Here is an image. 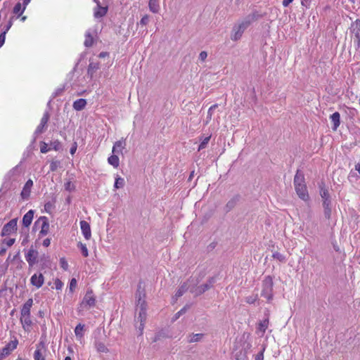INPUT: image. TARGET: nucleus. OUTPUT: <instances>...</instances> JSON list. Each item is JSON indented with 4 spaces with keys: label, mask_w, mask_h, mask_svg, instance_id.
I'll list each match as a JSON object with an SVG mask.
<instances>
[{
    "label": "nucleus",
    "mask_w": 360,
    "mask_h": 360,
    "mask_svg": "<svg viewBox=\"0 0 360 360\" xmlns=\"http://www.w3.org/2000/svg\"><path fill=\"white\" fill-rule=\"evenodd\" d=\"M22 11V5L20 3H17L13 10V13L18 14L20 15L22 13L21 11Z\"/></svg>",
    "instance_id": "49530a36"
},
{
    "label": "nucleus",
    "mask_w": 360,
    "mask_h": 360,
    "mask_svg": "<svg viewBox=\"0 0 360 360\" xmlns=\"http://www.w3.org/2000/svg\"><path fill=\"white\" fill-rule=\"evenodd\" d=\"M295 188L300 198L304 201H307L309 199L306 184H302L300 186H295Z\"/></svg>",
    "instance_id": "4468645a"
},
{
    "label": "nucleus",
    "mask_w": 360,
    "mask_h": 360,
    "mask_svg": "<svg viewBox=\"0 0 360 360\" xmlns=\"http://www.w3.org/2000/svg\"><path fill=\"white\" fill-rule=\"evenodd\" d=\"M13 17H11L10 18V20H8L7 25L4 27V31L3 32H5V34H6V32L10 30V28L11 27L12 25H13Z\"/></svg>",
    "instance_id": "6e6d98bb"
},
{
    "label": "nucleus",
    "mask_w": 360,
    "mask_h": 360,
    "mask_svg": "<svg viewBox=\"0 0 360 360\" xmlns=\"http://www.w3.org/2000/svg\"><path fill=\"white\" fill-rule=\"evenodd\" d=\"M145 297V289L142 287L141 282H139L137 285V290L135 294L136 307H142L143 306H146Z\"/></svg>",
    "instance_id": "0eeeda50"
},
{
    "label": "nucleus",
    "mask_w": 360,
    "mask_h": 360,
    "mask_svg": "<svg viewBox=\"0 0 360 360\" xmlns=\"http://www.w3.org/2000/svg\"><path fill=\"white\" fill-rule=\"evenodd\" d=\"M41 347H44V344L42 342H39L37 346V349L34 354V360H45V358L41 352Z\"/></svg>",
    "instance_id": "a878e982"
},
{
    "label": "nucleus",
    "mask_w": 360,
    "mask_h": 360,
    "mask_svg": "<svg viewBox=\"0 0 360 360\" xmlns=\"http://www.w3.org/2000/svg\"><path fill=\"white\" fill-rule=\"evenodd\" d=\"M207 57V53L205 51H201L199 54V60H200L201 61H205Z\"/></svg>",
    "instance_id": "bf43d9fd"
},
{
    "label": "nucleus",
    "mask_w": 360,
    "mask_h": 360,
    "mask_svg": "<svg viewBox=\"0 0 360 360\" xmlns=\"http://www.w3.org/2000/svg\"><path fill=\"white\" fill-rule=\"evenodd\" d=\"M350 32L352 34V39L356 45V49H360V20L357 19L351 24Z\"/></svg>",
    "instance_id": "39448f33"
},
{
    "label": "nucleus",
    "mask_w": 360,
    "mask_h": 360,
    "mask_svg": "<svg viewBox=\"0 0 360 360\" xmlns=\"http://www.w3.org/2000/svg\"><path fill=\"white\" fill-rule=\"evenodd\" d=\"M273 279L270 276L265 277L262 283L261 296L265 297L268 302L273 299Z\"/></svg>",
    "instance_id": "7ed1b4c3"
},
{
    "label": "nucleus",
    "mask_w": 360,
    "mask_h": 360,
    "mask_svg": "<svg viewBox=\"0 0 360 360\" xmlns=\"http://www.w3.org/2000/svg\"><path fill=\"white\" fill-rule=\"evenodd\" d=\"M5 38H6V34H5V32H3L0 34V47H1L3 46V44H4Z\"/></svg>",
    "instance_id": "052dcab7"
},
{
    "label": "nucleus",
    "mask_w": 360,
    "mask_h": 360,
    "mask_svg": "<svg viewBox=\"0 0 360 360\" xmlns=\"http://www.w3.org/2000/svg\"><path fill=\"white\" fill-rule=\"evenodd\" d=\"M86 105V101L84 98H79V99H77L76 100L74 103H73V108L76 110H83L85 106Z\"/></svg>",
    "instance_id": "bb28decb"
},
{
    "label": "nucleus",
    "mask_w": 360,
    "mask_h": 360,
    "mask_svg": "<svg viewBox=\"0 0 360 360\" xmlns=\"http://www.w3.org/2000/svg\"><path fill=\"white\" fill-rule=\"evenodd\" d=\"M190 308V305L186 304L181 310L176 312L172 318V321L177 320L182 314H185L186 311Z\"/></svg>",
    "instance_id": "72a5a7b5"
},
{
    "label": "nucleus",
    "mask_w": 360,
    "mask_h": 360,
    "mask_svg": "<svg viewBox=\"0 0 360 360\" xmlns=\"http://www.w3.org/2000/svg\"><path fill=\"white\" fill-rule=\"evenodd\" d=\"M139 309V316L136 318L137 322H145L146 320V306L142 307H137Z\"/></svg>",
    "instance_id": "cd10ccee"
},
{
    "label": "nucleus",
    "mask_w": 360,
    "mask_h": 360,
    "mask_svg": "<svg viewBox=\"0 0 360 360\" xmlns=\"http://www.w3.org/2000/svg\"><path fill=\"white\" fill-rule=\"evenodd\" d=\"M246 29L247 28H245V27L240 22L238 25H235L232 29V34L231 39L233 41H238L240 39Z\"/></svg>",
    "instance_id": "f8f14e48"
},
{
    "label": "nucleus",
    "mask_w": 360,
    "mask_h": 360,
    "mask_svg": "<svg viewBox=\"0 0 360 360\" xmlns=\"http://www.w3.org/2000/svg\"><path fill=\"white\" fill-rule=\"evenodd\" d=\"M80 228L85 239L89 240L91 237L90 224L87 221L82 220L80 221Z\"/></svg>",
    "instance_id": "2eb2a0df"
},
{
    "label": "nucleus",
    "mask_w": 360,
    "mask_h": 360,
    "mask_svg": "<svg viewBox=\"0 0 360 360\" xmlns=\"http://www.w3.org/2000/svg\"><path fill=\"white\" fill-rule=\"evenodd\" d=\"M148 7L151 12L153 13H158L160 10V6L158 0H149Z\"/></svg>",
    "instance_id": "c85d7f7f"
},
{
    "label": "nucleus",
    "mask_w": 360,
    "mask_h": 360,
    "mask_svg": "<svg viewBox=\"0 0 360 360\" xmlns=\"http://www.w3.org/2000/svg\"><path fill=\"white\" fill-rule=\"evenodd\" d=\"M41 222V229L39 232V235L41 236H44L48 234L49 231V219L46 217H40L37 221H35L34 228L37 225V224Z\"/></svg>",
    "instance_id": "9d476101"
},
{
    "label": "nucleus",
    "mask_w": 360,
    "mask_h": 360,
    "mask_svg": "<svg viewBox=\"0 0 360 360\" xmlns=\"http://www.w3.org/2000/svg\"><path fill=\"white\" fill-rule=\"evenodd\" d=\"M15 241V238H10L8 240L4 239L3 243H5L8 247H11L14 244Z\"/></svg>",
    "instance_id": "13d9d810"
},
{
    "label": "nucleus",
    "mask_w": 360,
    "mask_h": 360,
    "mask_svg": "<svg viewBox=\"0 0 360 360\" xmlns=\"http://www.w3.org/2000/svg\"><path fill=\"white\" fill-rule=\"evenodd\" d=\"M20 321H21L24 328H25V326H30L32 325V321L30 319V316H21Z\"/></svg>",
    "instance_id": "58836bf2"
},
{
    "label": "nucleus",
    "mask_w": 360,
    "mask_h": 360,
    "mask_svg": "<svg viewBox=\"0 0 360 360\" xmlns=\"http://www.w3.org/2000/svg\"><path fill=\"white\" fill-rule=\"evenodd\" d=\"M200 279L198 278H190L189 282L191 283V292L195 297H198L203 294L214 286L216 282V277L212 276L208 278L205 283L198 285Z\"/></svg>",
    "instance_id": "f257e3e1"
},
{
    "label": "nucleus",
    "mask_w": 360,
    "mask_h": 360,
    "mask_svg": "<svg viewBox=\"0 0 360 360\" xmlns=\"http://www.w3.org/2000/svg\"><path fill=\"white\" fill-rule=\"evenodd\" d=\"M100 68V65L98 62H90L88 69H87V75L90 77L91 79L94 77L95 72Z\"/></svg>",
    "instance_id": "4be33fe9"
},
{
    "label": "nucleus",
    "mask_w": 360,
    "mask_h": 360,
    "mask_svg": "<svg viewBox=\"0 0 360 360\" xmlns=\"http://www.w3.org/2000/svg\"><path fill=\"white\" fill-rule=\"evenodd\" d=\"M94 44V38L89 32H87L85 34V41L84 44L86 47H91Z\"/></svg>",
    "instance_id": "2f4dec72"
},
{
    "label": "nucleus",
    "mask_w": 360,
    "mask_h": 360,
    "mask_svg": "<svg viewBox=\"0 0 360 360\" xmlns=\"http://www.w3.org/2000/svg\"><path fill=\"white\" fill-rule=\"evenodd\" d=\"M331 122L333 124V130L336 131L340 124V115L338 112H335L330 115Z\"/></svg>",
    "instance_id": "393cba45"
},
{
    "label": "nucleus",
    "mask_w": 360,
    "mask_h": 360,
    "mask_svg": "<svg viewBox=\"0 0 360 360\" xmlns=\"http://www.w3.org/2000/svg\"><path fill=\"white\" fill-rule=\"evenodd\" d=\"M264 15L265 13H261L257 11H254L252 13L248 15L240 23L245 27V28H248L252 22L263 18Z\"/></svg>",
    "instance_id": "423d86ee"
},
{
    "label": "nucleus",
    "mask_w": 360,
    "mask_h": 360,
    "mask_svg": "<svg viewBox=\"0 0 360 360\" xmlns=\"http://www.w3.org/2000/svg\"><path fill=\"white\" fill-rule=\"evenodd\" d=\"M65 188L68 191H72L75 190V186L71 181H68L65 184Z\"/></svg>",
    "instance_id": "3c124183"
},
{
    "label": "nucleus",
    "mask_w": 360,
    "mask_h": 360,
    "mask_svg": "<svg viewBox=\"0 0 360 360\" xmlns=\"http://www.w3.org/2000/svg\"><path fill=\"white\" fill-rule=\"evenodd\" d=\"M144 326H145V322H139V324L138 325V322L136 321V327L139 332V335H141L143 334Z\"/></svg>",
    "instance_id": "864d4df0"
},
{
    "label": "nucleus",
    "mask_w": 360,
    "mask_h": 360,
    "mask_svg": "<svg viewBox=\"0 0 360 360\" xmlns=\"http://www.w3.org/2000/svg\"><path fill=\"white\" fill-rule=\"evenodd\" d=\"M96 350L98 352H103V353H108L109 352V349L107 348V347L105 345L104 343L101 342H96L95 343Z\"/></svg>",
    "instance_id": "473e14b6"
},
{
    "label": "nucleus",
    "mask_w": 360,
    "mask_h": 360,
    "mask_svg": "<svg viewBox=\"0 0 360 360\" xmlns=\"http://www.w3.org/2000/svg\"><path fill=\"white\" fill-rule=\"evenodd\" d=\"M50 150H51V148L48 147L47 143H46L45 142H41V146H40V151H41V153H46L48 151H49Z\"/></svg>",
    "instance_id": "09e8293b"
},
{
    "label": "nucleus",
    "mask_w": 360,
    "mask_h": 360,
    "mask_svg": "<svg viewBox=\"0 0 360 360\" xmlns=\"http://www.w3.org/2000/svg\"><path fill=\"white\" fill-rule=\"evenodd\" d=\"M17 345L18 340L11 341L8 343L6 347L3 348L2 352L0 354V360H2L6 356L9 355L11 352L16 348Z\"/></svg>",
    "instance_id": "ddd939ff"
},
{
    "label": "nucleus",
    "mask_w": 360,
    "mask_h": 360,
    "mask_svg": "<svg viewBox=\"0 0 360 360\" xmlns=\"http://www.w3.org/2000/svg\"><path fill=\"white\" fill-rule=\"evenodd\" d=\"M211 136H208L202 139L200 144L198 146V151L205 148L210 140Z\"/></svg>",
    "instance_id": "a19ab883"
},
{
    "label": "nucleus",
    "mask_w": 360,
    "mask_h": 360,
    "mask_svg": "<svg viewBox=\"0 0 360 360\" xmlns=\"http://www.w3.org/2000/svg\"><path fill=\"white\" fill-rule=\"evenodd\" d=\"M49 118L50 114L49 113V112H46L41 120L39 125L37 127L35 130L34 134L36 135L41 134L45 131L47 127V123L49 120Z\"/></svg>",
    "instance_id": "9b49d317"
},
{
    "label": "nucleus",
    "mask_w": 360,
    "mask_h": 360,
    "mask_svg": "<svg viewBox=\"0 0 360 360\" xmlns=\"http://www.w3.org/2000/svg\"><path fill=\"white\" fill-rule=\"evenodd\" d=\"M218 107V105L217 104H214L213 105H212L209 110H208V112H207V118H206V121H205V124H207L210 121L212 120V112H213V110L217 108Z\"/></svg>",
    "instance_id": "ea45409f"
},
{
    "label": "nucleus",
    "mask_w": 360,
    "mask_h": 360,
    "mask_svg": "<svg viewBox=\"0 0 360 360\" xmlns=\"http://www.w3.org/2000/svg\"><path fill=\"white\" fill-rule=\"evenodd\" d=\"M60 161L58 160H53L50 164V170L51 172H55L58 169V167L60 166Z\"/></svg>",
    "instance_id": "a18cd8bd"
},
{
    "label": "nucleus",
    "mask_w": 360,
    "mask_h": 360,
    "mask_svg": "<svg viewBox=\"0 0 360 360\" xmlns=\"http://www.w3.org/2000/svg\"><path fill=\"white\" fill-rule=\"evenodd\" d=\"M31 0H24L23 1V8H22V11H21V13H23V11H25V7L30 2Z\"/></svg>",
    "instance_id": "338daca9"
},
{
    "label": "nucleus",
    "mask_w": 360,
    "mask_h": 360,
    "mask_svg": "<svg viewBox=\"0 0 360 360\" xmlns=\"http://www.w3.org/2000/svg\"><path fill=\"white\" fill-rule=\"evenodd\" d=\"M38 252L34 250L32 246L30 248L27 253L25 255V259L28 262L29 267L32 268L33 266L38 262Z\"/></svg>",
    "instance_id": "1a4fd4ad"
},
{
    "label": "nucleus",
    "mask_w": 360,
    "mask_h": 360,
    "mask_svg": "<svg viewBox=\"0 0 360 360\" xmlns=\"http://www.w3.org/2000/svg\"><path fill=\"white\" fill-rule=\"evenodd\" d=\"M77 280H76L75 278H72V279L70 280V291L71 292H74V290H75V288H76V286H77Z\"/></svg>",
    "instance_id": "603ef678"
},
{
    "label": "nucleus",
    "mask_w": 360,
    "mask_h": 360,
    "mask_svg": "<svg viewBox=\"0 0 360 360\" xmlns=\"http://www.w3.org/2000/svg\"><path fill=\"white\" fill-rule=\"evenodd\" d=\"M191 282H189V278H188L186 282H184L179 286V289L177 290V291L175 293L174 297L176 299L178 297H181L188 290H189L191 291Z\"/></svg>",
    "instance_id": "dca6fc26"
},
{
    "label": "nucleus",
    "mask_w": 360,
    "mask_h": 360,
    "mask_svg": "<svg viewBox=\"0 0 360 360\" xmlns=\"http://www.w3.org/2000/svg\"><path fill=\"white\" fill-rule=\"evenodd\" d=\"M34 213V210H30L23 216L22 225L25 227L27 228L31 224L32 219H33Z\"/></svg>",
    "instance_id": "412c9836"
},
{
    "label": "nucleus",
    "mask_w": 360,
    "mask_h": 360,
    "mask_svg": "<svg viewBox=\"0 0 360 360\" xmlns=\"http://www.w3.org/2000/svg\"><path fill=\"white\" fill-rule=\"evenodd\" d=\"M124 179L122 177H120V176H117L115 178V184H114V187L116 188V189H119V188H122L124 187Z\"/></svg>",
    "instance_id": "e433bc0d"
},
{
    "label": "nucleus",
    "mask_w": 360,
    "mask_h": 360,
    "mask_svg": "<svg viewBox=\"0 0 360 360\" xmlns=\"http://www.w3.org/2000/svg\"><path fill=\"white\" fill-rule=\"evenodd\" d=\"M302 184H305L304 183V173L298 169L294 177V186H297Z\"/></svg>",
    "instance_id": "5701e85b"
},
{
    "label": "nucleus",
    "mask_w": 360,
    "mask_h": 360,
    "mask_svg": "<svg viewBox=\"0 0 360 360\" xmlns=\"http://www.w3.org/2000/svg\"><path fill=\"white\" fill-rule=\"evenodd\" d=\"M149 21H150V15L146 14L142 17V18L141 19V20L138 23V25H140L141 26H146L148 24Z\"/></svg>",
    "instance_id": "c03bdc74"
},
{
    "label": "nucleus",
    "mask_w": 360,
    "mask_h": 360,
    "mask_svg": "<svg viewBox=\"0 0 360 360\" xmlns=\"http://www.w3.org/2000/svg\"><path fill=\"white\" fill-rule=\"evenodd\" d=\"M60 264L61 268H63L64 270H67L68 269V264L65 258H60Z\"/></svg>",
    "instance_id": "5fc2aeb1"
},
{
    "label": "nucleus",
    "mask_w": 360,
    "mask_h": 360,
    "mask_svg": "<svg viewBox=\"0 0 360 360\" xmlns=\"http://www.w3.org/2000/svg\"><path fill=\"white\" fill-rule=\"evenodd\" d=\"M50 148L51 149H53L55 150H60L62 148V145L58 140H56L51 142Z\"/></svg>",
    "instance_id": "79ce46f5"
},
{
    "label": "nucleus",
    "mask_w": 360,
    "mask_h": 360,
    "mask_svg": "<svg viewBox=\"0 0 360 360\" xmlns=\"http://www.w3.org/2000/svg\"><path fill=\"white\" fill-rule=\"evenodd\" d=\"M77 247L80 249L82 254L84 257H87L89 256L88 250L85 244H83L82 242H79L77 243Z\"/></svg>",
    "instance_id": "4c0bfd02"
},
{
    "label": "nucleus",
    "mask_w": 360,
    "mask_h": 360,
    "mask_svg": "<svg viewBox=\"0 0 360 360\" xmlns=\"http://www.w3.org/2000/svg\"><path fill=\"white\" fill-rule=\"evenodd\" d=\"M77 144L76 142H74L73 144L72 145V147L70 148V153L71 155H74L77 150Z\"/></svg>",
    "instance_id": "680f3d73"
},
{
    "label": "nucleus",
    "mask_w": 360,
    "mask_h": 360,
    "mask_svg": "<svg viewBox=\"0 0 360 360\" xmlns=\"http://www.w3.org/2000/svg\"><path fill=\"white\" fill-rule=\"evenodd\" d=\"M203 336H204L203 333L191 334V335H189V336L188 338V342L193 343V342H200Z\"/></svg>",
    "instance_id": "c756f323"
},
{
    "label": "nucleus",
    "mask_w": 360,
    "mask_h": 360,
    "mask_svg": "<svg viewBox=\"0 0 360 360\" xmlns=\"http://www.w3.org/2000/svg\"><path fill=\"white\" fill-rule=\"evenodd\" d=\"M32 186H33L32 180H31V179L27 180L22 188L21 194H20L21 197L23 199H28V198L30 197V195L31 188H32Z\"/></svg>",
    "instance_id": "f3484780"
},
{
    "label": "nucleus",
    "mask_w": 360,
    "mask_h": 360,
    "mask_svg": "<svg viewBox=\"0 0 360 360\" xmlns=\"http://www.w3.org/2000/svg\"><path fill=\"white\" fill-rule=\"evenodd\" d=\"M292 1H293V0H283V6L284 7H287V6H289V4H290V3H292Z\"/></svg>",
    "instance_id": "0e129e2a"
},
{
    "label": "nucleus",
    "mask_w": 360,
    "mask_h": 360,
    "mask_svg": "<svg viewBox=\"0 0 360 360\" xmlns=\"http://www.w3.org/2000/svg\"><path fill=\"white\" fill-rule=\"evenodd\" d=\"M33 304L32 298L28 299L21 309V316H30V309Z\"/></svg>",
    "instance_id": "6ab92c4d"
},
{
    "label": "nucleus",
    "mask_w": 360,
    "mask_h": 360,
    "mask_svg": "<svg viewBox=\"0 0 360 360\" xmlns=\"http://www.w3.org/2000/svg\"><path fill=\"white\" fill-rule=\"evenodd\" d=\"M44 281V277L42 275V274H39V275H37L35 274L30 278V282L32 285L36 286L37 288H39L40 287L42 286Z\"/></svg>",
    "instance_id": "a211bd4d"
},
{
    "label": "nucleus",
    "mask_w": 360,
    "mask_h": 360,
    "mask_svg": "<svg viewBox=\"0 0 360 360\" xmlns=\"http://www.w3.org/2000/svg\"><path fill=\"white\" fill-rule=\"evenodd\" d=\"M108 162L110 165H112L114 167L117 168L120 164V160L117 155H112L108 159Z\"/></svg>",
    "instance_id": "7c9ffc66"
},
{
    "label": "nucleus",
    "mask_w": 360,
    "mask_h": 360,
    "mask_svg": "<svg viewBox=\"0 0 360 360\" xmlns=\"http://www.w3.org/2000/svg\"><path fill=\"white\" fill-rule=\"evenodd\" d=\"M268 323H269L268 319L261 321L259 324L258 330L264 333L265 332L266 329L267 328Z\"/></svg>",
    "instance_id": "37998d69"
},
{
    "label": "nucleus",
    "mask_w": 360,
    "mask_h": 360,
    "mask_svg": "<svg viewBox=\"0 0 360 360\" xmlns=\"http://www.w3.org/2000/svg\"><path fill=\"white\" fill-rule=\"evenodd\" d=\"M125 146L126 143L124 139L116 141L112 147V153H122V150L124 148Z\"/></svg>",
    "instance_id": "b1692460"
},
{
    "label": "nucleus",
    "mask_w": 360,
    "mask_h": 360,
    "mask_svg": "<svg viewBox=\"0 0 360 360\" xmlns=\"http://www.w3.org/2000/svg\"><path fill=\"white\" fill-rule=\"evenodd\" d=\"M96 304V297L91 289H88L79 307V311L88 310Z\"/></svg>",
    "instance_id": "20e7f679"
},
{
    "label": "nucleus",
    "mask_w": 360,
    "mask_h": 360,
    "mask_svg": "<svg viewBox=\"0 0 360 360\" xmlns=\"http://www.w3.org/2000/svg\"><path fill=\"white\" fill-rule=\"evenodd\" d=\"M17 223L18 219L15 218L9 221L7 224H6L2 230L1 235L2 236H6L10 235L12 232L17 230Z\"/></svg>",
    "instance_id": "6e6552de"
},
{
    "label": "nucleus",
    "mask_w": 360,
    "mask_h": 360,
    "mask_svg": "<svg viewBox=\"0 0 360 360\" xmlns=\"http://www.w3.org/2000/svg\"><path fill=\"white\" fill-rule=\"evenodd\" d=\"M272 257L274 258V259H278V261L280 262H284L285 261V256L283 255L282 254H281L280 252H276L273 254Z\"/></svg>",
    "instance_id": "de8ad7c7"
},
{
    "label": "nucleus",
    "mask_w": 360,
    "mask_h": 360,
    "mask_svg": "<svg viewBox=\"0 0 360 360\" xmlns=\"http://www.w3.org/2000/svg\"><path fill=\"white\" fill-rule=\"evenodd\" d=\"M54 284L56 290H61L63 285V282L58 278L56 279Z\"/></svg>",
    "instance_id": "4d7b16f0"
},
{
    "label": "nucleus",
    "mask_w": 360,
    "mask_h": 360,
    "mask_svg": "<svg viewBox=\"0 0 360 360\" xmlns=\"http://www.w3.org/2000/svg\"><path fill=\"white\" fill-rule=\"evenodd\" d=\"M320 195L322 198V205L323 207V214L326 219H330L332 213V205L330 195L328 189L324 186L323 184L319 186Z\"/></svg>",
    "instance_id": "f03ea898"
},
{
    "label": "nucleus",
    "mask_w": 360,
    "mask_h": 360,
    "mask_svg": "<svg viewBox=\"0 0 360 360\" xmlns=\"http://www.w3.org/2000/svg\"><path fill=\"white\" fill-rule=\"evenodd\" d=\"M6 252V248H1L0 249V256H3Z\"/></svg>",
    "instance_id": "774afa93"
},
{
    "label": "nucleus",
    "mask_w": 360,
    "mask_h": 360,
    "mask_svg": "<svg viewBox=\"0 0 360 360\" xmlns=\"http://www.w3.org/2000/svg\"><path fill=\"white\" fill-rule=\"evenodd\" d=\"M258 298V295L256 294L255 295L248 296L245 298L246 302L249 304H254Z\"/></svg>",
    "instance_id": "8fccbe9b"
},
{
    "label": "nucleus",
    "mask_w": 360,
    "mask_h": 360,
    "mask_svg": "<svg viewBox=\"0 0 360 360\" xmlns=\"http://www.w3.org/2000/svg\"><path fill=\"white\" fill-rule=\"evenodd\" d=\"M107 13V8L101 7L98 6V10L94 12V16L96 18H101L104 16Z\"/></svg>",
    "instance_id": "c9c22d12"
},
{
    "label": "nucleus",
    "mask_w": 360,
    "mask_h": 360,
    "mask_svg": "<svg viewBox=\"0 0 360 360\" xmlns=\"http://www.w3.org/2000/svg\"><path fill=\"white\" fill-rule=\"evenodd\" d=\"M84 325L82 323H79L75 329V333L77 337L82 338L84 335Z\"/></svg>",
    "instance_id": "f704fd0d"
},
{
    "label": "nucleus",
    "mask_w": 360,
    "mask_h": 360,
    "mask_svg": "<svg viewBox=\"0 0 360 360\" xmlns=\"http://www.w3.org/2000/svg\"><path fill=\"white\" fill-rule=\"evenodd\" d=\"M239 200H240L239 195H236L233 196L231 200H229L228 201V202L226 203L225 208H224L226 212H229L231 210H233L236 207L237 203L238 202Z\"/></svg>",
    "instance_id": "aec40b11"
},
{
    "label": "nucleus",
    "mask_w": 360,
    "mask_h": 360,
    "mask_svg": "<svg viewBox=\"0 0 360 360\" xmlns=\"http://www.w3.org/2000/svg\"><path fill=\"white\" fill-rule=\"evenodd\" d=\"M264 356L262 352H259L257 354L255 360H263Z\"/></svg>",
    "instance_id": "69168bd1"
},
{
    "label": "nucleus",
    "mask_w": 360,
    "mask_h": 360,
    "mask_svg": "<svg viewBox=\"0 0 360 360\" xmlns=\"http://www.w3.org/2000/svg\"><path fill=\"white\" fill-rule=\"evenodd\" d=\"M50 243H51V240L49 238H46L43 241V245L44 247H49L50 245Z\"/></svg>",
    "instance_id": "e2e57ef3"
}]
</instances>
